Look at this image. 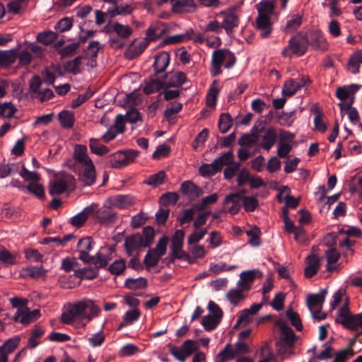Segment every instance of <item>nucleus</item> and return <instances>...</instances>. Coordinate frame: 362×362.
Returning a JSON list of instances; mask_svg holds the SVG:
<instances>
[{
  "label": "nucleus",
  "mask_w": 362,
  "mask_h": 362,
  "mask_svg": "<svg viewBox=\"0 0 362 362\" xmlns=\"http://www.w3.org/2000/svg\"><path fill=\"white\" fill-rule=\"evenodd\" d=\"M257 272H259L258 270H248L243 272L240 274L238 286L242 288L243 290L249 291L251 288L250 284L254 281Z\"/></svg>",
  "instance_id": "393cba45"
},
{
  "label": "nucleus",
  "mask_w": 362,
  "mask_h": 362,
  "mask_svg": "<svg viewBox=\"0 0 362 362\" xmlns=\"http://www.w3.org/2000/svg\"><path fill=\"white\" fill-rule=\"evenodd\" d=\"M100 309L91 300H80L71 304L69 308L62 314L61 320L65 325H71L78 321L85 326L94 317L97 316Z\"/></svg>",
  "instance_id": "f257e3e1"
},
{
  "label": "nucleus",
  "mask_w": 362,
  "mask_h": 362,
  "mask_svg": "<svg viewBox=\"0 0 362 362\" xmlns=\"http://www.w3.org/2000/svg\"><path fill=\"white\" fill-rule=\"evenodd\" d=\"M287 317L291 321V325L298 330L301 331L303 329V325L299 315L294 312L292 309H288L286 312Z\"/></svg>",
  "instance_id": "864d4df0"
},
{
  "label": "nucleus",
  "mask_w": 362,
  "mask_h": 362,
  "mask_svg": "<svg viewBox=\"0 0 362 362\" xmlns=\"http://www.w3.org/2000/svg\"><path fill=\"white\" fill-rule=\"evenodd\" d=\"M221 16H223L224 18L222 22L223 28L229 35L233 33V29L238 26L239 19L235 14V8H230L227 11L220 13Z\"/></svg>",
  "instance_id": "2eb2a0df"
},
{
  "label": "nucleus",
  "mask_w": 362,
  "mask_h": 362,
  "mask_svg": "<svg viewBox=\"0 0 362 362\" xmlns=\"http://www.w3.org/2000/svg\"><path fill=\"white\" fill-rule=\"evenodd\" d=\"M93 260H88L86 264H93L98 268H105L108 264V260L100 253L98 252L95 256H92Z\"/></svg>",
  "instance_id": "69168bd1"
},
{
  "label": "nucleus",
  "mask_w": 362,
  "mask_h": 362,
  "mask_svg": "<svg viewBox=\"0 0 362 362\" xmlns=\"http://www.w3.org/2000/svg\"><path fill=\"white\" fill-rule=\"evenodd\" d=\"M243 291L242 288L231 289L226 293V298L230 303L236 305L240 300L244 298Z\"/></svg>",
  "instance_id": "13d9d810"
},
{
  "label": "nucleus",
  "mask_w": 362,
  "mask_h": 362,
  "mask_svg": "<svg viewBox=\"0 0 362 362\" xmlns=\"http://www.w3.org/2000/svg\"><path fill=\"white\" fill-rule=\"evenodd\" d=\"M233 125V119L229 113H222L218 119V127L222 134L226 133Z\"/></svg>",
  "instance_id": "4c0bfd02"
},
{
  "label": "nucleus",
  "mask_w": 362,
  "mask_h": 362,
  "mask_svg": "<svg viewBox=\"0 0 362 362\" xmlns=\"http://www.w3.org/2000/svg\"><path fill=\"white\" fill-rule=\"evenodd\" d=\"M263 133L264 134L262 136L261 141L258 144V146L269 151L276 144L278 135L274 127L265 128Z\"/></svg>",
  "instance_id": "f3484780"
},
{
  "label": "nucleus",
  "mask_w": 362,
  "mask_h": 362,
  "mask_svg": "<svg viewBox=\"0 0 362 362\" xmlns=\"http://www.w3.org/2000/svg\"><path fill=\"white\" fill-rule=\"evenodd\" d=\"M335 322L341 324L344 327L352 331H357L362 327V313L352 314L344 320L336 318Z\"/></svg>",
  "instance_id": "a211bd4d"
},
{
  "label": "nucleus",
  "mask_w": 362,
  "mask_h": 362,
  "mask_svg": "<svg viewBox=\"0 0 362 362\" xmlns=\"http://www.w3.org/2000/svg\"><path fill=\"white\" fill-rule=\"evenodd\" d=\"M20 342L18 337L8 339L3 345L0 346V352H4L6 356L12 353Z\"/></svg>",
  "instance_id": "8fccbe9b"
},
{
  "label": "nucleus",
  "mask_w": 362,
  "mask_h": 362,
  "mask_svg": "<svg viewBox=\"0 0 362 362\" xmlns=\"http://www.w3.org/2000/svg\"><path fill=\"white\" fill-rule=\"evenodd\" d=\"M165 177L166 176L165 172L163 170H160L157 173L151 175L148 179L144 181V183L156 187L164 182Z\"/></svg>",
  "instance_id": "c03bdc74"
},
{
  "label": "nucleus",
  "mask_w": 362,
  "mask_h": 362,
  "mask_svg": "<svg viewBox=\"0 0 362 362\" xmlns=\"http://www.w3.org/2000/svg\"><path fill=\"white\" fill-rule=\"evenodd\" d=\"M95 212V206L93 204L86 207L82 211L74 216L70 223L76 228H81L87 221L88 216Z\"/></svg>",
  "instance_id": "5701e85b"
},
{
  "label": "nucleus",
  "mask_w": 362,
  "mask_h": 362,
  "mask_svg": "<svg viewBox=\"0 0 362 362\" xmlns=\"http://www.w3.org/2000/svg\"><path fill=\"white\" fill-rule=\"evenodd\" d=\"M156 76L157 78L151 77L148 81H146L145 86L143 88V92L145 94L150 95L162 89H165L163 76L159 77L158 75Z\"/></svg>",
  "instance_id": "412c9836"
},
{
  "label": "nucleus",
  "mask_w": 362,
  "mask_h": 362,
  "mask_svg": "<svg viewBox=\"0 0 362 362\" xmlns=\"http://www.w3.org/2000/svg\"><path fill=\"white\" fill-rule=\"evenodd\" d=\"M58 37V34L54 31H44L37 35V40L45 45L53 43Z\"/></svg>",
  "instance_id": "37998d69"
},
{
  "label": "nucleus",
  "mask_w": 362,
  "mask_h": 362,
  "mask_svg": "<svg viewBox=\"0 0 362 362\" xmlns=\"http://www.w3.org/2000/svg\"><path fill=\"white\" fill-rule=\"evenodd\" d=\"M179 200V195L177 192H166L161 195L159 199L160 205L167 206L174 205Z\"/></svg>",
  "instance_id": "09e8293b"
},
{
  "label": "nucleus",
  "mask_w": 362,
  "mask_h": 362,
  "mask_svg": "<svg viewBox=\"0 0 362 362\" xmlns=\"http://www.w3.org/2000/svg\"><path fill=\"white\" fill-rule=\"evenodd\" d=\"M259 202L257 198L253 197H243V206L247 212H252L258 206Z\"/></svg>",
  "instance_id": "0e129e2a"
},
{
  "label": "nucleus",
  "mask_w": 362,
  "mask_h": 362,
  "mask_svg": "<svg viewBox=\"0 0 362 362\" xmlns=\"http://www.w3.org/2000/svg\"><path fill=\"white\" fill-rule=\"evenodd\" d=\"M40 316V311L38 309H35L32 311L27 308L26 309L17 310L13 320L16 322H19L24 325H28L36 320Z\"/></svg>",
  "instance_id": "dca6fc26"
},
{
  "label": "nucleus",
  "mask_w": 362,
  "mask_h": 362,
  "mask_svg": "<svg viewBox=\"0 0 362 362\" xmlns=\"http://www.w3.org/2000/svg\"><path fill=\"white\" fill-rule=\"evenodd\" d=\"M76 276L81 279H93L98 275V267H88L75 271Z\"/></svg>",
  "instance_id": "f704fd0d"
},
{
  "label": "nucleus",
  "mask_w": 362,
  "mask_h": 362,
  "mask_svg": "<svg viewBox=\"0 0 362 362\" xmlns=\"http://www.w3.org/2000/svg\"><path fill=\"white\" fill-rule=\"evenodd\" d=\"M148 45V41L144 40L138 44H135V42H134L129 49L128 57L129 59H134L139 57L143 53Z\"/></svg>",
  "instance_id": "e433bc0d"
},
{
  "label": "nucleus",
  "mask_w": 362,
  "mask_h": 362,
  "mask_svg": "<svg viewBox=\"0 0 362 362\" xmlns=\"http://www.w3.org/2000/svg\"><path fill=\"white\" fill-rule=\"evenodd\" d=\"M133 8L129 5H126L124 6H117L115 5L114 8L108 9V13H110L112 17H114L117 15L131 14Z\"/></svg>",
  "instance_id": "e2e57ef3"
},
{
  "label": "nucleus",
  "mask_w": 362,
  "mask_h": 362,
  "mask_svg": "<svg viewBox=\"0 0 362 362\" xmlns=\"http://www.w3.org/2000/svg\"><path fill=\"white\" fill-rule=\"evenodd\" d=\"M308 266L305 269V276L311 278L317 273L320 267V259L315 255L307 257Z\"/></svg>",
  "instance_id": "bb28decb"
},
{
  "label": "nucleus",
  "mask_w": 362,
  "mask_h": 362,
  "mask_svg": "<svg viewBox=\"0 0 362 362\" xmlns=\"http://www.w3.org/2000/svg\"><path fill=\"white\" fill-rule=\"evenodd\" d=\"M227 50L224 49H216L213 52L211 59V75L217 76L222 72L221 66L227 59Z\"/></svg>",
  "instance_id": "4468645a"
},
{
  "label": "nucleus",
  "mask_w": 362,
  "mask_h": 362,
  "mask_svg": "<svg viewBox=\"0 0 362 362\" xmlns=\"http://www.w3.org/2000/svg\"><path fill=\"white\" fill-rule=\"evenodd\" d=\"M209 130L205 128L197 135L192 143V146L194 149H197L199 146L205 143L209 136Z\"/></svg>",
  "instance_id": "774afa93"
},
{
  "label": "nucleus",
  "mask_w": 362,
  "mask_h": 362,
  "mask_svg": "<svg viewBox=\"0 0 362 362\" xmlns=\"http://www.w3.org/2000/svg\"><path fill=\"white\" fill-rule=\"evenodd\" d=\"M95 218L98 222L105 226H109L118 221L117 213L105 202L103 206L95 210Z\"/></svg>",
  "instance_id": "6e6552de"
},
{
  "label": "nucleus",
  "mask_w": 362,
  "mask_h": 362,
  "mask_svg": "<svg viewBox=\"0 0 362 362\" xmlns=\"http://www.w3.org/2000/svg\"><path fill=\"white\" fill-rule=\"evenodd\" d=\"M93 163L92 159L88 156L87 146L83 144H75L73 157L66 159L64 165L71 170L83 166L92 165Z\"/></svg>",
  "instance_id": "39448f33"
},
{
  "label": "nucleus",
  "mask_w": 362,
  "mask_h": 362,
  "mask_svg": "<svg viewBox=\"0 0 362 362\" xmlns=\"http://www.w3.org/2000/svg\"><path fill=\"white\" fill-rule=\"evenodd\" d=\"M235 355V351L232 349L230 344H228L225 348L218 353L217 358L218 362H226L228 360L233 359Z\"/></svg>",
  "instance_id": "603ef678"
},
{
  "label": "nucleus",
  "mask_w": 362,
  "mask_h": 362,
  "mask_svg": "<svg viewBox=\"0 0 362 362\" xmlns=\"http://www.w3.org/2000/svg\"><path fill=\"white\" fill-rule=\"evenodd\" d=\"M354 342L351 343L348 348L344 349L335 353L334 362H346L350 357L354 355L352 348Z\"/></svg>",
  "instance_id": "79ce46f5"
},
{
  "label": "nucleus",
  "mask_w": 362,
  "mask_h": 362,
  "mask_svg": "<svg viewBox=\"0 0 362 362\" xmlns=\"http://www.w3.org/2000/svg\"><path fill=\"white\" fill-rule=\"evenodd\" d=\"M95 242L90 236L80 239L77 244V252L79 253L78 258L84 263H86L88 260H93L92 255H89V252L93 248Z\"/></svg>",
  "instance_id": "9b49d317"
},
{
  "label": "nucleus",
  "mask_w": 362,
  "mask_h": 362,
  "mask_svg": "<svg viewBox=\"0 0 362 362\" xmlns=\"http://www.w3.org/2000/svg\"><path fill=\"white\" fill-rule=\"evenodd\" d=\"M26 189L39 199H45V189L41 184L31 182L26 187Z\"/></svg>",
  "instance_id": "6e6d98bb"
},
{
  "label": "nucleus",
  "mask_w": 362,
  "mask_h": 362,
  "mask_svg": "<svg viewBox=\"0 0 362 362\" xmlns=\"http://www.w3.org/2000/svg\"><path fill=\"white\" fill-rule=\"evenodd\" d=\"M305 35L308 39V46L310 45L316 49H327L328 43L320 30H311Z\"/></svg>",
  "instance_id": "ddd939ff"
},
{
  "label": "nucleus",
  "mask_w": 362,
  "mask_h": 362,
  "mask_svg": "<svg viewBox=\"0 0 362 362\" xmlns=\"http://www.w3.org/2000/svg\"><path fill=\"white\" fill-rule=\"evenodd\" d=\"M72 26L73 19L69 17H64L54 25V29L59 33H64L69 30Z\"/></svg>",
  "instance_id": "bf43d9fd"
},
{
  "label": "nucleus",
  "mask_w": 362,
  "mask_h": 362,
  "mask_svg": "<svg viewBox=\"0 0 362 362\" xmlns=\"http://www.w3.org/2000/svg\"><path fill=\"white\" fill-rule=\"evenodd\" d=\"M112 29L117 35L122 38H127L132 33V30L129 26L122 25L119 23H114L112 25Z\"/></svg>",
  "instance_id": "3c124183"
},
{
  "label": "nucleus",
  "mask_w": 362,
  "mask_h": 362,
  "mask_svg": "<svg viewBox=\"0 0 362 362\" xmlns=\"http://www.w3.org/2000/svg\"><path fill=\"white\" fill-rule=\"evenodd\" d=\"M308 47L307 37L299 33L289 40L288 46L282 51V54L289 57L292 55L303 56L307 52Z\"/></svg>",
  "instance_id": "0eeeda50"
},
{
  "label": "nucleus",
  "mask_w": 362,
  "mask_h": 362,
  "mask_svg": "<svg viewBox=\"0 0 362 362\" xmlns=\"http://www.w3.org/2000/svg\"><path fill=\"white\" fill-rule=\"evenodd\" d=\"M148 286V281L144 277L136 279L127 278L124 282L125 288L130 290H138L145 288Z\"/></svg>",
  "instance_id": "72a5a7b5"
},
{
  "label": "nucleus",
  "mask_w": 362,
  "mask_h": 362,
  "mask_svg": "<svg viewBox=\"0 0 362 362\" xmlns=\"http://www.w3.org/2000/svg\"><path fill=\"white\" fill-rule=\"evenodd\" d=\"M23 275L29 276L33 279H37L43 276L45 273L42 266L30 265L23 269Z\"/></svg>",
  "instance_id": "49530a36"
},
{
  "label": "nucleus",
  "mask_w": 362,
  "mask_h": 362,
  "mask_svg": "<svg viewBox=\"0 0 362 362\" xmlns=\"http://www.w3.org/2000/svg\"><path fill=\"white\" fill-rule=\"evenodd\" d=\"M123 151H119L109 157L108 163L113 168L120 169L127 165Z\"/></svg>",
  "instance_id": "7c9ffc66"
},
{
  "label": "nucleus",
  "mask_w": 362,
  "mask_h": 362,
  "mask_svg": "<svg viewBox=\"0 0 362 362\" xmlns=\"http://www.w3.org/2000/svg\"><path fill=\"white\" fill-rule=\"evenodd\" d=\"M233 153L229 151L216 158L211 163H204L199 168V174L204 177H210L220 172L223 167L232 163Z\"/></svg>",
  "instance_id": "423d86ee"
},
{
  "label": "nucleus",
  "mask_w": 362,
  "mask_h": 362,
  "mask_svg": "<svg viewBox=\"0 0 362 362\" xmlns=\"http://www.w3.org/2000/svg\"><path fill=\"white\" fill-rule=\"evenodd\" d=\"M246 233L247 236L250 238L249 243L254 246L257 247L261 245V241L259 240V235L261 231L259 228L255 227L254 228L247 230Z\"/></svg>",
  "instance_id": "052dcab7"
},
{
  "label": "nucleus",
  "mask_w": 362,
  "mask_h": 362,
  "mask_svg": "<svg viewBox=\"0 0 362 362\" xmlns=\"http://www.w3.org/2000/svg\"><path fill=\"white\" fill-rule=\"evenodd\" d=\"M294 111L284 112L276 113L277 122L281 126L290 127L293 122V116Z\"/></svg>",
  "instance_id": "de8ad7c7"
},
{
  "label": "nucleus",
  "mask_w": 362,
  "mask_h": 362,
  "mask_svg": "<svg viewBox=\"0 0 362 362\" xmlns=\"http://www.w3.org/2000/svg\"><path fill=\"white\" fill-rule=\"evenodd\" d=\"M16 111V108L11 103L0 104V116L11 118L14 116Z\"/></svg>",
  "instance_id": "680f3d73"
},
{
  "label": "nucleus",
  "mask_w": 362,
  "mask_h": 362,
  "mask_svg": "<svg viewBox=\"0 0 362 362\" xmlns=\"http://www.w3.org/2000/svg\"><path fill=\"white\" fill-rule=\"evenodd\" d=\"M58 118L63 128L71 129L73 127L75 122L74 112L69 110H62L59 113Z\"/></svg>",
  "instance_id": "473e14b6"
},
{
  "label": "nucleus",
  "mask_w": 362,
  "mask_h": 362,
  "mask_svg": "<svg viewBox=\"0 0 362 362\" xmlns=\"http://www.w3.org/2000/svg\"><path fill=\"white\" fill-rule=\"evenodd\" d=\"M107 203L112 207L125 209L133 204L132 198L130 195L118 194L108 198Z\"/></svg>",
  "instance_id": "b1692460"
},
{
  "label": "nucleus",
  "mask_w": 362,
  "mask_h": 362,
  "mask_svg": "<svg viewBox=\"0 0 362 362\" xmlns=\"http://www.w3.org/2000/svg\"><path fill=\"white\" fill-rule=\"evenodd\" d=\"M143 235L139 233L126 237L124 247L129 256L142 247H150L152 245L155 231L152 226H148L143 228Z\"/></svg>",
  "instance_id": "f03ea898"
},
{
  "label": "nucleus",
  "mask_w": 362,
  "mask_h": 362,
  "mask_svg": "<svg viewBox=\"0 0 362 362\" xmlns=\"http://www.w3.org/2000/svg\"><path fill=\"white\" fill-rule=\"evenodd\" d=\"M302 23V18L299 15L293 16L291 20H288L286 23L285 30L286 32H292L296 30Z\"/></svg>",
  "instance_id": "338daca9"
},
{
  "label": "nucleus",
  "mask_w": 362,
  "mask_h": 362,
  "mask_svg": "<svg viewBox=\"0 0 362 362\" xmlns=\"http://www.w3.org/2000/svg\"><path fill=\"white\" fill-rule=\"evenodd\" d=\"M279 328L281 334L279 339L276 341L275 345L278 354L283 356L281 359V361H283L284 358L294 353L293 349L296 336L293 329L285 323L280 324Z\"/></svg>",
  "instance_id": "20e7f679"
},
{
  "label": "nucleus",
  "mask_w": 362,
  "mask_h": 362,
  "mask_svg": "<svg viewBox=\"0 0 362 362\" xmlns=\"http://www.w3.org/2000/svg\"><path fill=\"white\" fill-rule=\"evenodd\" d=\"M170 54L166 52H162L158 54L154 59L153 66L155 70L154 76L163 73L170 64Z\"/></svg>",
  "instance_id": "4be33fe9"
},
{
  "label": "nucleus",
  "mask_w": 362,
  "mask_h": 362,
  "mask_svg": "<svg viewBox=\"0 0 362 362\" xmlns=\"http://www.w3.org/2000/svg\"><path fill=\"white\" fill-rule=\"evenodd\" d=\"M165 89L178 88L187 81V76L182 71H170L163 75Z\"/></svg>",
  "instance_id": "f8f14e48"
},
{
  "label": "nucleus",
  "mask_w": 362,
  "mask_h": 362,
  "mask_svg": "<svg viewBox=\"0 0 362 362\" xmlns=\"http://www.w3.org/2000/svg\"><path fill=\"white\" fill-rule=\"evenodd\" d=\"M18 57L16 49H11L8 50L0 51V66L7 67L13 64Z\"/></svg>",
  "instance_id": "c85d7f7f"
},
{
  "label": "nucleus",
  "mask_w": 362,
  "mask_h": 362,
  "mask_svg": "<svg viewBox=\"0 0 362 362\" xmlns=\"http://www.w3.org/2000/svg\"><path fill=\"white\" fill-rule=\"evenodd\" d=\"M360 64H362V49H357L350 56L348 69L352 74H356L359 72Z\"/></svg>",
  "instance_id": "c756f323"
},
{
  "label": "nucleus",
  "mask_w": 362,
  "mask_h": 362,
  "mask_svg": "<svg viewBox=\"0 0 362 362\" xmlns=\"http://www.w3.org/2000/svg\"><path fill=\"white\" fill-rule=\"evenodd\" d=\"M221 320V318H216L209 314L203 317L202 325L205 330L211 331L216 329Z\"/></svg>",
  "instance_id": "a18cd8bd"
},
{
  "label": "nucleus",
  "mask_w": 362,
  "mask_h": 362,
  "mask_svg": "<svg viewBox=\"0 0 362 362\" xmlns=\"http://www.w3.org/2000/svg\"><path fill=\"white\" fill-rule=\"evenodd\" d=\"M180 192L194 200L203 194L202 189L190 180L184 181L180 186Z\"/></svg>",
  "instance_id": "6ab92c4d"
},
{
  "label": "nucleus",
  "mask_w": 362,
  "mask_h": 362,
  "mask_svg": "<svg viewBox=\"0 0 362 362\" xmlns=\"http://www.w3.org/2000/svg\"><path fill=\"white\" fill-rule=\"evenodd\" d=\"M166 2L168 0H160ZM173 2V10L176 13H192L195 10L194 0H170Z\"/></svg>",
  "instance_id": "aec40b11"
},
{
  "label": "nucleus",
  "mask_w": 362,
  "mask_h": 362,
  "mask_svg": "<svg viewBox=\"0 0 362 362\" xmlns=\"http://www.w3.org/2000/svg\"><path fill=\"white\" fill-rule=\"evenodd\" d=\"M274 2L272 0H262L256 7L258 16L256 19L257 28L262 30L260 36L267 38L272 32L270 17L274 13Z\"/></svg>",
  "instance_id": "7ed1b4c3"
},
{
  "label": "nucleus",
  "mask_w": 362,
  "mask_h": 362,
  "mask_svg": "<svg viewBox=\"0 0 362 362\" xmlns=\"http://www.w3.org/2000/svg\"><path fill=\"white\" fill-rule=\"evenodd\" d=\"M327 289H322L320 293L309 294L307 298L308 305L312 312V307L321 305L325 301Z\"/></svg>",
  "instance_id": "c9c22d12"
},
{
  "label": "nucleus",
  "mask_w": 362,
  "mask_h": 362,
  "mask_svg": "<svg viewBox=\"0 0 362 362\" xmlns=\"http://www.w3.org/2000/svg\"><path fill=\"white\" fill-rule=\"evenodd\" d=\"M80 47V42H72L66 46L58 49V54L61 56V58L71 57L74 56Z\"/></svg>",
  "instance_id": "a19ab883"
},
{
  "label": "nucleus",
  "mask_w": 362,
  "mask_h": 362,
  "mask_svg": "<svg viewBox=\"0 0 362 362\" xmlns=\"http://www.w3.org/2000/svg\"><path fill=\"white\" fill-rule=\"evenodd\" d=\"M78 175V180L83 186H91L95 182L96 171L94 164L71 170Z\"/></svg>",
  "instance_id": "9d476101"
},
{
  "label": "nucleus",
  "mask_w": 362,
  "mask_h": 362,
  "mask_svg": "<svg viewBox=\"0 0 362 362\" xmlns=\"http://www.w3.org/2000/svg\"><path fill=\"white\" fill-rule=\"evenodd\" d=\"M243 197H241L240 193H230L228 194L225 198V204L232 203L233 205L228 209V211L231 214H236L239 212L241 204L240 202L243 201Z\"/></svg>",
  "instance_id": "a878e982"
},
{
  "label": "nucleus",
  "mask_w": 362,
  "mask_h": 362,
  "mask_svg": "<svg viewBox=\"0 0 362 362\" xmlns=\"http://www.w3.org/2000/svg\"><path fill=\"white\" fill-rule=\"evenodd\" d=\"M196 349L194 341L192 339H187L182 344L180 348L172 346L170 352L179 361L185 362L187 358L191 356Z\"/></svg>",
  "instance_id": "1a4fd4ad"
},
{
  "label": "nucleus",
  "mask_w": 362,
  "mask_h": 362,
  "mask_svg": "<svg viewBox=\"0 0 362 362\" xmlns=\"http://www.w3.org/2000/svg\"><path fill=\"white\" fill-rule=\"evenodd\" d=\"M83 59H88L87 54L78 55L74 59L68 61L64 64V69L66 72L71 73L74 75H77L81 73L80 66Z\"/></svg>",
  "instance_id": "cd10ccee"
},
{
  "label": "nucleus",
  "mask_w": 362,
  "mask_h": 362,
  "mask_svg": "<svg viewBox=\"0 0 362 362\" xmlns=\"http://www.w3.org/2000/svg\"><path fill=\"white\" fill-rule=\"evenodd\" d=\"M100 50V42L96 40H92L89 42L86 49H83V55L87 54L88 58L95 59L98 57Z\"/></svg>",
  "instance_id": "5fc2aeb1"
},
{
  "label": "nucleus",
  "mask_w": 362,
  "mask_h": 362,
  "mask_svg": "<svg viewBox=\"0 0 362 362\" xmlns=\"http://www.w3.org/2000/svg\"><path fill=\"white\" fill-rule=\"evenodd\" d=\"M89 148L92 153L100 156H104L110 151L108 147L100 144V139L95 138L89 139Z\"/></svg>",
  "instance_id": "2f4dec72"
},
{
  "label": "nucleus",
  "mask_w": 362,
  "mask_h": 362,
  "mask_svg": "<svg viewBox=\"0 0 362 362\" xmlns=\"http://www.w3.org/2000/svg\"><path fill=\"white\" fill-rule=\"evenodd\" d=\"M125 269L126 262L123 259L115 260L108 267L110 272L116 276L121 274Z\"/></svg>",
  "instance_id": "4d7b16f0"
},
{
  "label": "nucleus",
  "mask_w": 362,
  "mask_h": 362,
  "mask_svg": "<svg viewBox=\"0 0 362 362\" xmlns=\"http://www.w3.org/2000/svg\"><path fill=\"white\" fill-rule=\"evenodd\" d=\"M298 90H300V86L298 81L289 79L284 83L282 95L284 97H291L295 95Z\"/></svg>",
  "instance_id": "58836bf2"
},
{
  "label": "nucleus",
  "mask_w": 362,
  "mask_h": 362,
  "mask_svg": "<svg viewBox=\"0 0 362 362\" xmlns=\"http://www.w3.org/2000/svg\"><path fill=\"white\" fill-rule=\"evenodd\" d=\"M67 189V182L64 180H57L50 184L49 193L51 195H59L64 193Z\"/></svg>",
  "instance_id": "ea45409f"
}]
</instances>
